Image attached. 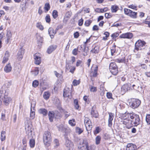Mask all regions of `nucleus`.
Segmentation results:
<instances>
[{"instance_id": "1", "label": "nucleus", "mask_w": 150, "mask_h": 150, "mask_svg": "<svg viewBox=\"0 0 150 150\" xmlns=\"http://www.w3.org/2000/svg\"><path fill=\"white\" fill-rule=\"evenodd\" d=\"M128 119H125L123 121V124L127 126L132 127L133 125L137 126L140 124L141 121L139 115L135 113L128 114Z\"/></svg>"}, {"instance_id": "2", "label": "nucleus", "mask_w": 150, "mask_h": 150, "mask_svg": "<svg viewBox=\"0 0 150 150\" xmlns=\"http://www.w3.org/2000/svg\"><path fill=\"white\" fill-rule=\"evenodd\" d=\"M43 141L47 146L48 147L50 145L52 142V137L50 132H47L44 133L43 136Z\"/></svg>"}, {"instance_id": "3", "label": "nucleus", "mask_w": 150, "mask_h": 150, "mask_svg": "<svg viewBox=\"0 0 150 150\" xmlns=\"http://www.w3.org/2000/svg\"><path fill=\"white\" fill-rule=\"evenodd\" d=\"M146 42L144 41H142L141 40H138L135 44V47L134 50V52H136V51L141 50L142 49V47L144 46Z\"/></svg>"}, {"instance_id": "4", "label": "nucleus", "mask_w": 150, "mask_h": 150, "mask_svg": "<svg viewBox=\"0 0 150 150\" xmlns=\"http://www.w3.org/2000/svg\"><path fill=\"white\" fill-rule=\"evenodd\" d=\"M141 101L139 99H133L129 102V105L133 109L138 108L140 105Z\"/></svg>"}, {"instance_id": "5", "label": "nucleus", "mask_w": 150, "mask_h": 150, "mask_svg": "<svg viewBox=\"0 0 150 150\" xmlns=\"http://www.w3.org/2000/svg\"><path fill=\"white\" fill-rule=\"evenodd\" d=\"M84 122L86 130L87 131L91 130L92 128V125L89 119L87 117H85Z\"/></svg>"}, {"instance_id": "6", "label": "nucleus", "mask_w": 150, "mask_h": 150, "mask_svg": "<svg viewBox=\"0 0 150 150\" xmlns=\"http://www.w3.org/2000/svg\"><path fill=\"white\" fill-rule=\"evenodd\" d=\"M25 129L27 134L28 135H31L33 129L32 128V125L30 122H27L25 125Z\"/></svg>"}, {"instance_id": "7", "label": "nucleus", "mask_w": 150, "mask_h": 150, "mask_svg": "<svg viewBox=\"0 0 150 150\" xmlns=\"http://www.w3.org/2000/svg\"><path fill=\"white\" fill-rule=\"evenodd\" d=\"M88 144V142L86 139H85L82 140L80 142L78 148L81 150H84Z\"/></svg>"}, {"instance_id": "8", "label": "nucleus", "mask_w": 150, "mask_h": 150, "mask_svg": "<svg viewBox=\"0 0 150 150\" xmlns=\"http://www.w3.org/2000/svg\"><path fill=\"white\" fill-rule=\"evenodd\" d=\"M35 63L37 65H39L41 63V54L39 53H36L34 55Z\"/></svg>"}, {"instance_id": "9", "label": "nucleus", "mask_w": 150, "mask_h": 150, "mask_svg": "<svg viewBox=\"0 0 150 150\" xmlns=\"http://www.w3.org/2000/svg\"><path fill=\"white\" fill-rule=\"evenodd\" d=\"M11 100V98L8 96L7 93L5 92L3 99V102L4 105H8L10 103Z\"/></svg>"}, {"instance_id": "10", "label": "nucleus", "mask_w": 150, "mask_h": 150, "mask_svg": "<svg viewBox=\"0 0 150 150\" xmlns=\"http://www.w3.org/2000/svg\"><path fill=\"white\" fill-rule=\"evenodd\" d=\"M35 102H33L31 104V112L30 114V117L31 118L33 119L35 117Z\"/></svg>"}, {"instance_id": "11", "label": "nucleus", "mask_w": 150, "mask_h": 150, "mask_svg": "<svg viewBox=\"0 0 150 150\" xmlns=\"http://www.w3.org/2000/svg\"><path fill=\"white\" fill-rule=\"evenodd\" d=\"M65 145L67 149L72 150L74 148L73 143L69 140H66Z\"/></svg>"}, {"instance_id": "12", "label": "nucleus", "mask_w": 150, "mask_h": 150, "mask_svg": "<svg viewBox=\"0 0 150 150\" xmlns=\"http://www.w3.org/2000/svg\"><path fill=\"white\" fill-rule=\"evenodd\" d=\"M109 117L108 119V126L111 127L112 125V121L114 117V114L112 112H108Z\"/></svg>"}, {"instance_id": "13", "label": "nucleus", "mask_w": 150, "mask_h": 150, "mask_svg": "<svg viewBox=\"0 0 150 150\" xmlns=\"http://www.w3.org/2000/svg\"><path fill=\"white\" fill-rule=\"evenodd\" d=\"M25 52V50L23 48H21L19 50V51L17 53V58L19 60H21L22 59L23 57V55Z\"/></svg>"}, {"instance_id": "14", "label": "nucleus", "mask_w": 150, "mask_h": 150, "mask_svg": "<svg viewBox=\"0 0 150 150\" xmlns=\"http://www.w3.org/2000/svg\"><path fill=\"white\" fill-rule=\"evenodd\" d=\"M133 34L131 33H127L122 34L120 35V37L121 38H127L131 39L133 37Z\"/></svg>"}, {"instance_id": "15", "label": "nucleus", "mask_w": 150, "mask_h": 150, "mask_svg": "<svg viewBox=\"0 0 150 150\" xmlns=\"http://www.w3.org/2000/svg\"><path fill=\"white\" fill-rule=\"evenodd\" d=\"M10 54L8 51H6L5 55L3 58V60L2 61V63L4 64L6 63L8 61L9 58L10 57Z\"/></svg>"}, {"instance_id": "16", "label": "nucleus", "mask_w": 150, "mask_h": 150, "mask_svg": "<svg viewBox=\"0 0 150 150\" xmlns=\"http://www.w3.org/2000/svg\"><path fill=\"white\" fill-rule=\"evenodd\" d=\"M70 89L69 88L67 87L64 89L63 93V96L64 98L67 97L70 98Z\"/></svg>"}, {"instance_id": "17", "label": "nucleus", "mask_w": 150, "mask_h": 150, "mask_svg": "<svg viewBox=\"0 0 150 150\" xmlns=\"http://www.w3.org/2000/svg\"><path fill=\"white\" fill-rule=\"evenodd\" d=\"M48 33L51 38L52 39L54 38V35L56 33V32L53 28H50L48 30Z\"/></svg>"}, {"instance_id": "18", "label": "nucleus", "mask_w": 150, "mask_h": 150, "mask_svg": "<svg viewBox=\"0 0 150 150\" xmlns=\"http://www.w3.org/2000/svg\"><path fill=\"white\" fill-rule=\"evenodd\" d=\"M57 46L56 45H51L49 46L47 50V52L48 54H50L54 51L57 48Z\"/></svg>"}, {"instance_id": "19", "label": "nucleus", "mask_w": 150, "mask_h": 150, "mask_svg": "<svg viewBox=\"0 0 150 150\" xmlns=\"http://www.w3.org/2000/svg\"><path fill=\"white\" fill-rule=\"evenodd\" d=\"M4 71L6 73H9L11 72L12 69V67L10 63H8L4 68Z\"/></svg>"}, {"instance_id": "20", "label": "nucleus", "mask_w": 150, "mask_h": 150, "mask_svg": "<svg viewBox=\"0 0 150 150\" xmlns=\"http://www.w3.org/2000/svg\"><path fill=\"white\" fill-rule=\"evenodd\" d=\"M38 112L39 113L42 114L44 116H45L47 115L48 112L46 109L42 108L39 110Z\"/></svg>"}, {"instance_id": "21", "label": "nucleus", "mask_w": 150, "mask_h": 150, "mask_svg": "<svg viewBox=\"0 0 150 150\" xmlns=\"http://www.w3.org/2000/svg\"><path fill=\"white\" fill-rule=\"evenodd\" d=\"M49 119L51 122L53 121L54 117V112L50 111L48 113Z\"/></svg>"}, {"instance_id": "22", "label": "nucleus", "mask_w": 150, "mask_h": 150, "mask_svg": "<svg viewBox=\"0 0 150 150\" xmlns=\"http://www.w3.org/2000/svg\"><path fill=\"white\" fill-rule=\"evenodd\" d=\"M91 114L92 117L95 118L97 117L98 115V114L97 111L95 110L93 108V107H92V109Z\"/></svg>"}, {"instance_id": "23", "label": "nucleus", "mask_w": 150, "mask_h": 150, "mask_svg": "<svg viewBox=\"0 0 150 150\" xmlns=\"http://www.w3.org/2000/svg\"><path fill=\"white\" fill-rule=\"evenodd\" d=\"M11 34L10 31H8L7 33L6 36L7 39L5 41V42L6 44H8L9 41L11 37Z\"/></svg>"}, {"instance_id": "24", "label": "nucleus", "mask_w": 150, "mask_h": 150, "mask_svg": "<svg viewBox=\"0 0 150 150\" xmlns=\"http://www.w3.org/2000/svg\"><path fill=\"white\" fill-rule=\"evenodd\" d=\"M58 129L59 131L65 133L66 132L67 129V128L64 127L62 125H60L58 126Z\"/></svg>"}, {"instance_id": "25", "label": "nucleus", "mask_w": 150, "mask_h": 150, "mask_svg": "<svg viewBox=\"0 0 150 150\" xmlns=\"http://www.w3.org/2000/svg\"><path fill=\"white\" fill-rule=\"evenodd\" d=\"M137 12H133L131 10L129 13V14L128 15V16L133 18H137Z\"/></svg>"}, {"instance_id": "26", "label": "nucleus", "mask_w": 150, "mask_h": 150, "mask_svg": "<svg viewBox=\"0 0 150 150\" xmlns=\"http://www.w3.org/2000/svg\"><path fill=\"white\" fill-rule=\"evenodd\" d=\"M95 148L96 146L94 145H91L89 146L88 144L84 150H95Z\"/></svg>"}, {"instance_id": "27", "label": "nucleus", "mask_w": 150, "mask_h": 150, "mask_svg": "<svg viewBox=\"0 0 150 150\" xmlns=\"http://www.w3.org/2000/svg\"><path fill=\"white\" fill-rule=\"evenodd\" d=\"M99 50V48L98 46H96L91 50V52L92 53H98Z\"/></svg>"}, {"instance_id": "28", "label": "nucleus", "mask_w": 150, "mask_h": 150, "mask_svg": "<svg viewBox=\"0 0 150 150\" xmlns=\"http://www.w3.org/2000/svg\"><path fill=\"white\" fill-rule=\"evenodd\" d=\"M50 93L48 91L45 92L43 94V97L46 100H47L49 98Z\"/></svg>"}, {"instance_id": "29", "label": "nucleus", "mask_w": 150, "mask_h": 150, "mask_svg": "<svg viewBox=\"0 0 150 150\" xmlns=\"http://www.w3.org/2000/svg\"><path fill=\"white\" fill-rule=\"evenodd\" d=\"M29 143L30 146L31 148L34 147L35 144V139H30Z\"/></svg>"}, {"instance_id": "30", "label": "nucleus", "mask_w": 150, "mask_h": 150, "mask_svg": "<svg viewBox=\"0 0 150 150\" xmlns=\"http://www.w3.org/2000/svg\"><path fill=\"white\" fill-rule=\"evenodd\" d=\"M122 88L125 91H127L130 89V85L127 84L124 85L122 86Z\"/></svg>"}, {"instance_id": "31", "label": "nucleus", "mask_w": 150, "mask_h": 150, "mask_svg": "<svg viewBox=\"0 0 150 150\" xmlns=\"http://www.w3.org/2000/svg\"><path fill=\"white\" fill-rule=\"evenodd\" d=\"M119 8L116 5L112 6L111 7V11L112 12H116L118 10Z\"/></svg>"}, {"instance_id": "32", "label": "nucleus", "mask_w": 150, "mask_h": 150, "mask_svg": "<svg viewBox=\"0 0 150 150\" xmlns=\"http://www.w3.org/2000/svg\"><path fill=\"white\" fill-rule=\"evenodd\" d=\"M117 68V67L115 63L112 62L110 64L109 67L110 70L111 69H114Z\"/></svg>"}, {"instance_id": "33", "label": "nucleus", "mask_w": 150, "mask_h": 150, "mask_svg": "<svg viewBox=\"0 0 150 150\" xmlns=\"http://www.w3.org/2000/svg\"><path fill=\"white\" fill-rule=\"evenodd\" d=\"M6 132L5 131H2L1 133V140L2 141L5 140L6 139Z\"/></svg>"}, {"instance_id": "34", "label": "nucleus", "mask_w": 150, "mask_h": 150, "mask_svg": "<svg viewBox=\"0 0 150 150\" xmlns=\"http://www.w3.org/2000/svg\"><path fill=\"white\" fill-rule=\"evenodd\" d=\"M110 72L114 75H116L118 73V68L110 70Z\"/></svg>"}, {"instance_id": "35", "label": "nucleus", "mask_w": 150, "mask_h": 150, "mask_svg": "<svg viewBox=\"0 0 150 150\" xmlns=\"http://www.w3.org/2000/svg\"><path fill=\"white\" fill-rule=\"evenodd\" d=\"M74 103L75 108L76 109H78L79 108V106L78 100L76 99H75L74 101Z\"/></svg>"}, {"instance_id": "36", "label": "nucleus", "mask_w": 150, "mask_h": 150, "mask_svg": "<svg viewBox=\"0 0 150 150\" xmlns=\"http://www.w3.org/2000/svg\"><path fill=\"white\" fill-rule=\"evenodd\" d=\"M44 8L45 10L46 11L45 12H47L50 8V4L48 3H46L45 5Z\"/></svg>"}, {"instance_id": "37", "label": "nucleus", "mask_w": 150, "mask_h": 150, "mask_svg": "<svg viewBox=\"0 0 150 150\" xmlns=\"http://www.w3.org/2000/svg\"><path fill=\"white\" fill-rule=\"evenodd\" d=\"M36 26L38 28L41 30H43V27L40 23H36Z\"/></svg>"}, {"instance_id": "38", "label": "nucleus", "mask_w": 150, "mask_h": 150, "mask_svg": "<svg viewBox=\"0 0 150 150\" xmlns=\"http://www.w3.org/2000/svg\"><path fill=\"white\" fill-rule=\"evenodd\" d=\"M96 144V145H98L100 143L101 140V137L99 136H97L95 139Z\"/></svg>"}, {"instance_id": "39", "label": "nucleus", "mask_w": 150, "mask_h": 150, "mask_svg": "<svg viewBox=\"0 0 150 150\" xmlns=\"http://www.w3.org/2000/svg\"><path fill=\"white\" fill-rule=\"evenodd\" d=\"M54 147H57L59 146V140L57 139H55L54 140Z\"/></svg>"}, {"instance_id": "40", "label": "nucleus", "mask_w": 150, "mask_h": 150, "mask_svg": "<svg viewBox=\"0 0 150 150\" xmlns=\"http://www.w3.org/2000/svg\"><path fill=\"white\" fill-rule=\"evenodd\" d=\"M146 121L148 125L150 124V115H147L146 117Z\"/></svg>"}, {"instance_id": "41", "label": "nucleus", "mask_w": 150, "mask_h": 150, "mask_svg": "<svg viewBox=\"0 0 150 150\" xmlns=\"http://www.w3.org/2000/svg\"><path fill=\"white\" fill-rule=\"evenodd\" d=\"M92 21L90 20H86L85 23L84 25L87 27L89 26L92 22Z\"/></svg>"}, {"instance_id": "42", "label": "nucleus", "mask_w": 150, "mask_h": 150, "mask_svg": "<svg viewBox=\"0 0 150 150\" xmlns=\"http://www.w3.org/2000/svg\"><path fill=\"white\" fill-rule=\"evenodd\" d=\"M69 124L71 126H74L75 125V120L74 119L69 120Z\"/></svg>"}, {"instance_id": "43", "label": "nucleus", "mask_w": 150, "mask_h": 150, "mask_svg": "<svg viewBox=\"0 0 150 150\" xmlns=\"http://www.w3.org/2000/svg\"><path fill=\"white\" fill-rule=\"evenodd\" d=\"M39 85V82L37 80L33 81L32 83L33 86L35 87H36Z\"/></svg>"}, {"instance_id": "44", "label": "nucleus", "mask_w": 150, "mask_h": 150, "mask_svg": "<svg viewBox=\"0 0 150 150\" xmlns=\"http://www.w3.org/2000/svg\"><path fill=\"white\" fill-rule=\"evenodd\" d=\"M52 16L54 18H56L58 16V12L55 10L53 11L52 13Z\"/></svg>"}, {"instance_id": "45", "label": "nucleus", "mask_w": 150, "mask_h": 150, "mask_svg": "<svg viewBox=\"0 0 150 150\" xmlns=\"http://www.w3.org/2000/svg\"><path fill=\"white\" fill-rule=\"evenodd\" d=\"M90 76L91 77H96L97 74V72H96L95 71H92L90 73Z\"/></svg>"}, {"instance_id": "46", "label": "nucleus", "mask_w": 150, "mask_h": 150, "mask_svg": "<svg viewBox=\"0 0 150 150\" xmlns=\"http://www.w3.org/2000/svg\"><path fill=\"white\" fill-rule=\"evenodd\" d=\"M90 91L92 92H95L97 91V87L92 86H91L90 87Z\"/></svg>"}, {"instance_id": "47", "label": "nucleus", "mask_w": 150, "mask_h": 150, "mask_svg": "<svg viewBox=\"0 0 150 150\" xmlns=\"http://www.w3.org/2000/svg\"><path fill=\"white\" fill-rule=\"evenodd\" d=\"M63 112L64 115L65 117L66 118H67L70 115V113H69L66 110H63Z\"/></svg>"}, {"instance_id": "48", "label": "nucleus", "mask_w": 150, "mask_h": 150, "mask_svg": "<svg viewBox=\"0 0 150 150\" xmlns=\"http://www.w3.org/2000/svg\"><path fill=\"white\" fill-rule=\"evenodd\" d=\"M125 58H123L122 59H117L116 60V61L118 63L123 62L125 61Z\"/></svg>"}, {"instance_id": "49", "label": "nucleus", "mask_w": 150, "mask_h": 150, "mask_svg": "<svg viewBox=\"0 0 150 150\" xmlns=\"http://www.w3.org/2000/svg\"><path fill=\"white\" fill-rule=\"evenodd\" d=\"M45 19L46 22L49 23L50 21V16L49 15H47L45 18Z\"/></svg>"}, {"instance_id": "50", "label": "nucleus", "mask_w": 150, "mask_h": 150, "mask_svg": "<svg viewBox=\"0 0 150 150\" xmlns=\"http://www.w3.org/2000/svg\"><path fill=\"white\" fill-rule=\"evenodd\" d=\"M131 10L126 8L124 9V12L125 14L128 16Z\"/></svg>"}, {"instance_id": "51", "label": "nucleus", "mask_w": 150, "mask_h": 150, "mask_svg": "<svg viewBox=\"0 0 150 150\" xmlns=\"http://www.w3.org/2000/svg\"><path fill=\"white\" fill-rule=\"evenodd\" d=\"M80 83V81H77L76 80H74L73 82V85L74 86L79 85Z\"/></svg>"}, {"instance_id": "52", "label": "nucleus", "mask_w": 150, "mask_h": 150, "mask_svg": "<svg viewBox=\"0 0 150 150\" xmlns=\"http://www.w3.org/2000/svg\"><path fill=\"white\" fill-rule=\"evenodd\" d=\"M78 49L77 48H75L74 49L72 52L73 54L74 55H76L77 54V51Z\"/></svg>"}, {"instance_id": "53", "label": "nucleus", "mask_w": 150, "mask_h": 150, "mask_svg": "<svg viewBox=\"0 0 150 150\" xmlns=\"http://www.w3.org/2000/svg\"><path fill=\"white\" fill-rule=\"evenodd\" d=\"M105 17L107 18H109L112 17L111 14L110 13H106L105 15Z\"/></svg>"}, {"instance_id": "54", "label": "nucleus", "mask_w": 150, "mask_h": 150, "mask_svg": "<svg viewBox=\"0 0 150 150\" xmlns=\"http://www.w3.org/2000/svg\"><path fill=\"white\" fill-rule=\"evenodd\" d=\"M100 132V128L98 127H96V129L94 132L95 134H97Z\"/></svg>"}, {"instance_id": "55", "label": "nucleus", "mask_w": 150, "mask_h": 150, "mask_svg": "<svg viewBox=\"0 0 150 150\" xmlns=\"http://www.w3.org/2000/svg\"><path fill=\"white\" fill-rule=\"evenodd\" d=\"M119 35V34L117 33H114L112 34L111 35V37L112 38H116L118 37Z\"/></svg>"}, {"instance_id": "56", "label": "nucleus", "mask_w": 150, "mask_h": 150, "mask_svg": "<svg viewBox=\"0 0 150 150\" xmlns=\"http://www.w3.org/2000/svg\"><path fill=\"white\" fill-rule=\"evenodd\" d=\"M83 23V20L81 18L79 21L78 24L80 26H81L82 25Z\"/></svg>"}, {"instance_id": "57", "label": "nucleus", "mask_w": 150, "mask_h": 150, "mask_svg": "<svg viewBox=\"0 0 150 150\" xmlns=\"http://www.w3.org/2000/svg\"><path fill=\"white\" fill-rule=\"evenodd\" d=\"M136 146L133 144L132 146H131L130 148L129 149L128 148V150H134L136 149Z\"/></svg>"}, {"instance_id": "58", "label": "nucleus", "mask_w": 150, "mask_h": 150, "mask_svg": "<svg viewBox=\"0 0 150 150\" xmlns=\"http://www.w3.org/2000/svg\"><path fill=\"white\" fill-rule=\"evenodd\" d=\"M106 95L108 98L109 99L112 98V94L111 93H107Z\"/></svg>"}, {"instance_id": "59", "label": "nucleus", "mask_w": 150, "mask_h": 150, "mask_svg": "<svg viewBox=\"0 0 150 150\" xmlns=\"http://www.w3.org/2000/svg\"><path fill=\"white\" fill-rule=\"evenodd\" d=\"M54 74L55 76L58 78H60L61 76V75L60 74H59L56 71H54Z\"/></svg>"}, {"instance_id": "60", "label": "nucleus", "mask_w": 150, "mask_h": 150, "mask_svg": "<svg viewBox=\"0 0 150 150\" xmlns=\"http://www.w3.org/2000/svg\"><path fill=\"white\" fill-rule=\"evenodd\" d=\"M116 50L114 47H113L111 49V54L112 56L114 54Z\"/></svg>"}, {"instance_id": "61", "label": "nucleus", "mask_w": 150, "mask_h": 150, "mask_svg": "<svg viewBox=\"0 0 150 150\" xmlns=\"http://www.w3.org/2000/svg\"><path fill=\"white\" fill-rule=\"evenodd\" d=\"M129 8L133 9H135L136 10L137 9H136L137 7L133 5V4H132L131 5H129L128 6Z\"/></svg>"}, {"instance_id": "62", "label": "nucleus", "mask_w": 150, "mask_h": 150, "mask_svg": "<svg viewBox=\"0 0 150 150\" xmlns=\"http://www.w3.org/2000/svg\"><path fill=\"white\" fill-rule=\"evenodd\" d=\"M99 30L98 26L97 25H94L93 28V30Z\"/></svg>"}, {"instance_id": "63", "label": "nucleus", "mask_w": 150, "mask_h": 150, "mask_svg": "<svg viewBox=\"0 0 150 150\" xmlns=\"http://www.w3.org/2000/svg\"><path fill=\"white\" fill-rule=\"evenodd\" d=\"M79 36V34L78 32H76L74 33V37L75 38H78Z\"/></svg>"}, {"instance_id": "64", "label": "nucleus", "mask_w": 150, "mask_h": 150, "mask_svg": "<svg viewBox=\"0 0 150 150\" xmlns=\"http://www.w3.org/2000/svg\"><path fill=\"white\" fill-rule=\"evenodd\" d=\"M75 69V67H73L71 68L70 69L69 71L71 73H73L74 72V71Z\"/></svg>"}]
</instances>
